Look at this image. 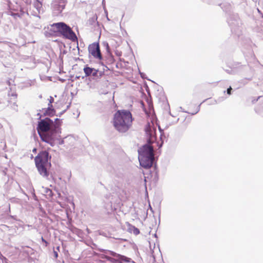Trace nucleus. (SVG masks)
<instances>
[{
  "label": "nucleus",
  "mask_w": 263,
  "mask_h": 263,
  "mask_svg": "<svg viewBox=\"0 0 263 263\" xmlns=\"http://www.w3.org/2000/svg\"><path fill=\"white\" fill-rule=\"evenodd\" d=\"M60 120L56 118L54 122L48 118H46L39 122L37 130L43 141L51 143L54 137L53 131H57L59 126Z\"/></svg>",
  "instance_id": "f257e3e1"
},
{
  "label": "nucleus",
  "mask_w": 263,
  "mask_h": 263,
  "mask_svg": "<svg viewBox=\"0 0 263 263\" xmlns=\"http://www.w3.org/2000/svg\"><path fill=\"white\" fill-rule=\"evenodd\" d=\"M199 108H198V110H197V111H196V112H194V113H192V115L196 114V113L199 111Z\"/></svg>",
  "instance_id": "a211bd4d"
},
{
  "label": "nucleus",
  "mask_w": 263,
  "mask_h": 263,
  "mask_svg": "<svg viewBox=\"0 0 263 263\" xmlns=\"http://www.w3.org/2000/svg\"><path fill=\"white\" fill-rule=\"evenodd\" d=\"M133 118L130 111L119 110L114 115V126L120 133H125L132 125Z\"/></svg>",
  "instance_id": "f03ea898"
},
{
  "label": "nucleus",
  "mask_w": 263,
  "mask_h": 263,
  "mask_svg": "<svg viewBox=\"0 0 263 263\" xmlns=\"http://www.w3.org/2000/svg\"><path fill=\"white\" fill-rule=\"evenodd\" d=\"M52 5L54 13L57 15L64 9L65 6V0H54Z\"/></svg>",
  "instance_id": "1a4fd4ad"
},
{
  "label": "nucleus",
  "mask_w": 263,
  "mask_h": 263,
  "mask_svg": "<svg viewBox=\"0 0 263 263\" xmlns=\"http://www.w3.org/2000/svg\"><path fill=\"white\" fill-rule=\"evenodd\" d=\"M54 255L55 258H57L58 257V253L55 251H54Z\"/></svg>",
  "instance_id": "dca6fc26"
},
{
  "label": "nucleus",
  "mask_w": 263,
  "mask_h": 263,
  "mask_svg": "<svg viewBox=\"0 0 263 263\" xmlns=\"http://www.w3.org/2000/svg\"><path fill=\"white\" fill-rule=\"evenodd\" d=\"M146 134L148 137V142L153 143L156 140V127L153 122L148 123L145 128Z\"/></svg>",
  "instance_id": "423d86ee"
},
{
  "label": "nucleus",
  "mask_w": 263,
  "mask_h": 263,
  "mask_svg": "<svg viewBox=\"0 0 263 263\" xmlns=\"http://www.w3.org/2000/svg\"><path fill=\"white\" fill-rule=\"evenodd\" d=\"M130 230L136 235H138V234H139L140 233L139 230L138 228H137L135 227H134V226H132V228L130 229Z\"/></svg>",
  "instance_id": "f8f14e48"
},
{
  "label": "nucleus",
  "mask_w": 263,
  "mask_h": 263,
  "mask_svg": "<svg viewBox=\"0 0 263 263\" xmlns=\"http://www.w3.org/2000/svg\"><path fill=\"white\" fill-rule=\"evenodd\" d=\"M50 159L51 157L46 151L40 152L35 158L36 167L39 174L43 177L47 178L49 175L48 170L51 166Z\"/></svg>",
  "instance_id": "7ed1b4c3"
},
{
  "label": "nucleus",
  "mask_w": 263,
  "mask_h": 263,
  "mask_svg": "<svg viewBox=\"0 0 263 263\" xmlns=\"http://www.w3.org/2000/svg\"><path fill=\"white\" fill-rule=\"evenodd\" d=\"M88 51L95 58L102 59L99 43H93L90 44L88 47Z\"/></svg>",
  "instance_id": "0eeeda50"
},
{
  "label": "nucleus",
  "mask_w": 263,
  "mask_h": 263,
  "mask_svg": "<svg viewBox=\"0 0 263 263\" xmlns=\"http://www.w3.org/2000/svg\"><path fill=\"white\" fill-rule=\"evenodd\" d=\"M232 90V88L231 87H230V88H229L228 89H227V93L229 94V95H230L231 94V91Z\"/></svg>",
  "instance_id": "2eb2a0df"
},
{
  "label": "nucleus",
  "mask_w": 263,
  "mask_h": 263,
  "mask_svg": "<svg viewBox=\"0 0 263 263\" xmlns=\"http://www.w3.org/2000/svg\"><path fill=\"white\" fill-rule=\"evenodd\" d=\"M51 27L53 28L54 31L60 32L66 38L70 39L72 41L77 40L75 33L71 28L64 23L60 22L54 23L51 25Z\"/></svg>",
  "instance_id": "39448f33"
},
{
  "label": "nucleus",
  "mask_w": 263,
  "mask_h": 263,
  "mask_svg": "<svg viewBox=\"0 0 263 263\" xmlns=\"http://www.w3.org/2000/svg\"><path fill=\"white\" fill-rule=\"evenodd\" d=\"M98 72V70L93 68V72L91 73V74L93 77H96L97 76Z\"/></svg>",
  "instance_id": "ddd939ff"
},
{
  "label": "nucleus",
  "mask_w": 263,
  "mask_h": 263,
  "mask_svg": "<svg viewBox=\"0 0 263 263\" xmlns=\"http://www.w3.org/2000/svg\"><path fill=\"white\" fill-rule=\"evenodd\" d=\"M59 248H60V247H57V249H58V250H59Z\"/></svg>",
  "instance_id": "6ab92c4d"
},
{
  "label": "nucleus",
  "mask_w": 263,
  "mask_h": 263,
  "mask_svg": "<svg viewBox=\"0 0 263 263\" xmlns=\"http://www.w3.org/2000/svg\"><path fill=\"white\" fill-rule=\"evenodd\" d=\"M42 1L43 0H34L33 7L36 11H33L32 15L39 17V14L43 12Z\"/></svg>",
  "instance_id": "9d476101"
},
{
  "label": "nucleus",
  "mask_w": 263,
  "mask_h": 263,
  "mask_svg": "<svg viewBox=\"0 0 263 263\" xmlns=\"http://www.w3.org/2000/svg\"><path fill=\"white\" fill-rule=\"evenodd\" d=\"M138 153L140 165L146 168L151 167L154 159L153 147L149 145H145L139 149Z\"/></svg>",
  "instance_id": "20e7f679"
},
{
  "label": "nucleus",
  "mask_w": 263,
  "mask_h": 263,
  "mask_svg": "<svg viewBox=\"0 0 263 263\" xmlns=\"http://www.w3.org/2000/svg\"><path fill=\"white\" fill-rule=\"evenodd\" d=\"M42 240L44 242L46 243V246H47V242L42 237Z\"/></svg>",
  "instance_id": "f3484780"
},
{
  "label": "nucleus",
  "mask_w": 263,
  "mask_h": 263,
  "mask_svg": "<svg viewBox=\"0 0 263 263\" xmlns=\"http://www.w3.org/2000/svg\"><path fill=\"white\" fill-rule=\"evenodd\" d=\"M84 72L85 73L86 76H89L93 72V68L89 67H86L84 68Z\"/></svg>",
  "instance_id": "9b49d317"
},
{
  "label": "nucleus",
  "mask_w": 263,
  "mask_h": 263,
  "mask_svg": "<svg viewBox=\"0 0 263 263\" xmlns=\"http://www.w3.org/2000/svg\"><path fill=\"white\" fill-rule=\"evenodd\" d=\"M53 98L52 97H50L49 106H50V104H51L53 102Z\"/></svg>",
  "instance_id": "4468645a"
},
{
  "label": "nucleus",
  "mask_w": 263,
  "mask_h": 263,
  "mask_svg": "<svg viewBox=\"0 0 263 263\" xmlns=\"http://www.w3.org/2000/svg\"><path fill=\"white\" fill-rule=\"evenodd\" d=\"M110 254L111 255L116 257V258L109 259V260L112 262H117L119 263L130 262H134L133 261H132L131 258L127 257L125 256L117 254L113 251H110Z\"/></svg>",
  "instance_id": "6e6552de"
},
{
  "label": "nucleus",
  "mask_w": 263,
  "mask_h": 263,
  "mask_svg": "<svg viewBox=\"0 0 263 263\" xmlns=\"http://www.w3.org/2000/svg\"><path fill=\"white\" fill-rule=\"evenodd\" d=\"M261 3H262V5H263V1L261 2Z\"/></svg>",
  "instance_id": "aec40b11"
}]
</instances>
